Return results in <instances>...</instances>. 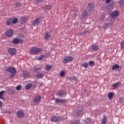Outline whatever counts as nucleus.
<instances>
[{
	"mask_svg": "<svg viewBox=\"0 0 124 124\" xmlns=\"http://www.w3.org/2000/svg\"><path fill=\"white\" fill-rule=\"evenodd\" d=\"M6 71L11 73V78H13L16 75V69L13 67H10L6 69Z\"/></svg>",
	"mask_w": 124,
	"mask_h": 124,
	"instance_id": "obj_1",
	"label": "nucleus"
},
{
	"mask_svg": "<svg viewBox=\"0 0 124 124\" xmlns=\"http://www.w3.org/2000/svg\"><path fill=\"white\" fill-rule=\"evenodd\" d=\"M40 52H42V49L41 48L33 47L31 49V53L32 55H35Z\"/></svg>",
	"mask_w": 124,
	"mask_h": 124,
	"instance_id": "obj_2",
	"label": "nucleus"
},
{
	"mask_svg": "<svg viewBox=\"0 0 124 124\" xmlns=\"http://www.w3.org/2000/svg\"><path fill=\"white\" fill-rule=\"evenodd\" d=\"M73 61V57L71 56H68L65 58L63 60V63H68L70 62Z\"/></svg>",
	"mask_w": 124,
	"mask_h": 124,
	"instance_id": "obj_3",
	"label": "nucleus"
},
{
	"mask_svg": "<svg viewBox=\"0 0 124 124\" xmlns=\"http://www.w3.org/2000/svg\"><path fill=\"white\" fill-rule=\"evenodd\" d=\"M8 53L11 56H14L16 54V49L14 48H10L8 49Z\"/></svg>",
	"mask_w": 124,
	"mask_h": 124,
	"instance_id": "obj_4",
	"label": "nucleus"
},
{
	"mask_svg": "<svg viewBox=\"0 0 124 124\" xmlns=\"http://www.w3.org/2000/svg\"><path fill=\"white\" fill-rule=\"evenodd\" d=\"M119 16V11H114L111 14V18H113V19H115V18H117Z\"/></svg>",
	"mask_w": 124,
	"mask_h": 124,
	"instance_id": "obj_5",
	"label": "nucleus"
},
{
	"mask_svg": "<svg viewBox=\"0 0 124 124\" xmlns=\"http://www.w3.org/2000/svg\"><path fill=\"white\" fill-rule=\"evenodd\" d=\"M119 16V11H114L111 14V18H113V19H115V18H117Z\"/></svg>",
	"mask_w": 124,
	"mask_h": 124,
	"instance_id": "obj_6",
	"label": "nucleus"
},
{
	"mask_svg": "<svg viewBox=\"0 0 124 124\" xmlns=\"http://www.w3.org/2000/svg\"><path fill=\"white\" fill-rule=\"evenodd\" d=\"M41 99V96L40 95L36 96L34 98V103H39Z\"/></svg>",
	"mask_w": 124,
	"mask_h": 124,
	"instance_id": "obj_7",
	"label": "nucleus"
},
{
	"mask_svg": "<svg viewBox=\"0 0 124 124\" xmlns=\"http://www.w3.org/2000/svg\"><path fill=\"white\" fill-rule=\"evenodd\" d=\"M16 116L18 118H23L24 117V112H23V110H18L16 113Z\"/></svg>",
	"mask_w": 124,
	"mask_h": 124,
	"instance_id": "obj_8",
	"label": "nucleus"
},
{
	"mask_svg": "<svg viewBox=\"0 0 124 124\" xmlns=\"http://www.w3.org/2000/svg\"><path fill=\"white\" fill-rule=\"evenodd\" d=\"M12 34H13V30L11 29H9L6 32V35L8 37H10V36H12Z\"/></svg>",
	"mask_w": 124,
	"mask_h": 124,
	"instance_id": "obj_9",
	"label": "nucleus"
},
{
	"mask_svg": "<svg viewBox=\"0 0 124 124\" xmlns=\"http://www.w3.org/2000/svg\"><path fill=\"white\" fill-rule=\"evenodd\" d=\"M40 23V19L36 18L33 21L32 24L33 26H37Z\"/></svg>",
	"mask_w": 124,
	"mask_h": 124,
	"instance_id": "obj_10",
	"label": "nucleus"
},
{
	"mask_svg": "<svg viewBox=\"0 0 124 124\" xmlns=\"http://www.w3.org/2000/svg\"><path fill=\"white\" fill-rule=\"evenodd\" d=\"M93 7H94L93 3H91L88 4V10L89 11H92L93 9Z\"/></svg>",
	"mask_w": 124,
	"mask_h": 124,
	"instance_id": "obj_11",
	"label": "nucleus"
},
{
	"mask_svg": "<svg viewBox=\"0 0 124 124\" xmlns=\"http://www.w3.org/2000/svg\"><path fill=\"white\" fill-rule=\"evenodd\" d=\"M6 25L7 27L11 26V25H12V18H10L8 19L6 22Z\"/></svg>",
	"mask_w": 124,
	"mask_h": 124,
	"instance_id": "obj_12",
	"label": "nucleus"
},
{
	"mask_svg": "<svg viewBox=\"0 0 124 124\" xmlns=\"http://www.w3.org/2000/svg\"><path fill=\"white\" fill-rule=\"evenodd\" d=\"M51 121L52 122H59V121H61V118L60 117L54 116L52 117Z\"/></svg>",
	"mask_w": 124,
	"mask_h": 124,
	"instance_id": "obj_13",
	"label": "nucleus"
},
{
	"mask_svg": "<svg viewBox=\"0 0 124 124\" xmlns=\"http://www.w3.org/2000/svg\"><path fill=\"white\" fill-rule=\"evenodd\" d=\"M50 37H51V35H50V33L46 32L45 34V39L46 40H48V39H49Z\"/></svg>",
	"mask_w": 124,
	"mask_h": 124,
	"instance_id": "obj_14",
	"label": "nucleus"
},
{
	"mask_svg": "<svg viewBox=\"0 0 124 124\" xmlns=\"http://www.w3.org/2000/svg\"><path fill=\"white\" fill-rule=\"evenodd\" d=\"M28 21V19L26 17H22L20 18V22L21 24H24V23H26Z\"/></svg>",
	"mask_w": 124,
	"mask_h": 124,
	"instance_id": "obj_15",
	"label": "nucleus"
},
{
	"mask_svg": "<svg viewBox=\"0 0 124 124\" xmlns=\"http://www.w3.org/2000/svg\"><path fill=\"white\" fill-rule=\"evenodd\" d=\"M92 48L93 49V51H97V50H98V46L96 45H93L92 46Z\"/></svg>",
	"mask_w": 124,
	"mask_h": 124,
	"instance_id": "obj_16",
	"label": "nucleus"
},
{
	"mask_svg": "<svg viewBox=\"0 0 124 124\" xmlns=\"http://www.w3.org/2000/svg\"><path fill=\"white\" fill-rule=\"evenodd\" d=\"M29 76H30V73H29V72L24 71L23 72V77L26 78V77H29Z\"/></svg>",
	"mask_w": 124,
	"mask_h": 124,
	"instance_id": "obj_17",
	"label": "nucleus"
},
{
	"mask_svg": "<svg viewBox=\"0 0 124 124\" xmlns=\"http://www.w3.org/2000/svg\"><path fill=\"white\" fill-rule=\"evenodd\" d=\"M56 102H57V103H63V102H65V100H62L61 99H56Z\"/></svg>",
	"mask_w": 124,
	"mask_h": 124,
	"instance_id": "obj_18",
	"label": "nucleus"
},
{
	"mask_svg": "<svg viewBox=\"0 0 124 124\" xmlns=\"http://www.w3.org/2000/svg\"><path fill=\"white\" fill-rule=\"evenodd\" d=\"M52 9V6L51 5H46L45 6V9L46 10H51Z\"/></svg>",
	"mask_w": 124,
	"mask_h": 124,
	"instance_id": "obj_19",
	"label": "nucleus"
},
{
	"mask_svg": "<svg viewBox=\"0 0 124 124\" xmlns=\"http://www.w3.org/2000/svg\"><path fill=\"white\" fill-rule=\"evenodd\" d=\"M43 76H44V75L42 73H39L38 75L36 76V79H39L40 78H43Z\"/></svg>",
	"mask_w": 124,
	"mask_h": 124,
	"instance_id": "obj_20",
	"label": "nucleus"
},
{
	"mask_svg": "<svg viewBox=\"0 0 124 124\" xmlns=\"http://www.w3.org/2000/svg\"><path fill=\"white\" fill-rule=\"evenodd\" d=\"M5 93V91H2L0 92V99H4V98L2 97V95H3V93Z\"/></svg>",
	"mask_w": 124,
	"mask_h": 124,
	"instance_id": "obj_21",
	"label": "nucleus"
},
{
	"mask_svg": "<svg viewBox=\"0 0 124 124\" xmlns=\"http://www.w3.org/2000/svg\"><path fill=\"white\" fill-rule=\"evenodd\" d=\"M63 94H64V92L62 90L59 91V92L57 94L58 96H62V95H63Z\"/></svg>",
	"mask_w": 124,
	"mask_h": 124,
	"instance_id": "obj_22",
	"label": "nucleus"
},
{
	"mask_svg": "<svg viewBox=\"0 0 124 124\" xmlns=\"http://www.w3.org/2000/svg\"><path fill=\"white\" fill-rule=\"evenodd\" d=\"M119 67L120 66H119V65L115 64L112 66V70H115V69H118V68H119Z\"/></svg>",
	"mask_w": 124,
	"mask_h": 124,
	"instance_id": "obj_23",
	"label": "nucleus"
},
{
	"mask_svg": "<svg viewBox=\"0 0 124 124\" xmlns=\"http://www.w3.org/2000/svg\"><path fill=\"white\" fill-rule=\"evenodd\" d=\"M51 68H52V66L51 65H46V70L47 71L50 70Z\"/></svg>",
	"mask_w": 124,
	"mask_h": 124,
	"instance_id": "obj_24",
	"label": "nucleus"
},
{
	"mask_svg": "<svg viewBox=\"0 0 124 124\" xmlns=\"http://www.w3.org/2000/svg\"><path fill=\"white\" fill-rule=\"evenodd\" d=\"M13 43H14V44H18V43H19V39L17 38H14L13 41Z\"/></svg>",
	"mask_w": 124,
	"mask_h": 124,
	"instance_id": "obj_25",
	"label": "nucleus"
},
{
	"mask_svg": "<svg viewBox=\"0 0 124 124\" xmlns=\"http://www.w3.org/2000/svg\"><path fill=\"white\" fill-rule=\"evenodd\" d=\"M17 22H18V19L16 18H15L14 19L12 18V23L14 24H16V23H17Z\"/></svg>",
	"mask_w": 124,
	"mask_h": 124,
	"instance_id": "obj_26",
	"label": "nucleus"
},
{
	"mask_svg": "<svg viewBox=\"0 0 124 124\" xmlns=\"http://www.w3.org/2000/svg\"><path fill=\"white\" fill-rule=\"evenodd\" d=\"M32 86V85H31V83L27 84L25 87L26 90H30V89L31 88Z\"/></svg>",
	"mask_w": 124,
	"mask_h": 124,
	"instance_id": "obj_27",
	"label": "nucleus"
},
{
	"mask_svg": "<svg viewBox=\"0 0 124 124\" xmlns=\"http://www.w3.org/2000/svg\"><path fill=\"white\" fill-rule=\"evenodd\" d=\"M113 93H109L108 95V98L109 100H111L113 98Z\"/></svg>",
	"mask_w": 124,
	"mask_h": 124,
	"instance_id": "obj_28",
	"label": "nucleus"
},
{
	"mask_svg": "<svg viewBox=\"0 0 124 124\" xmlns=\"http://www.w3.org/2000/svg\"><path fill=\"white\" fill-rule=\"evenodd\" d=\"M107 120V118H106V116H104L102 124H106V121Z\"/></svg>",
	"mask_w": 124,
	"mask_h": 124,
	"instance_id": "obj_29",
	"label": "nucleus"
},
{
	"mask_svg": "<svg viewBox=\"0 0 124 124\" xmlns=\"http://www.w3.org/2000/svg\"><path fill=\"white\" fill-rule=\"evenodd\" d=\"M118 3H119L120 5H124V0H120L118 1Z\"/></svg>",
	"mask_w": 124,
	"mask_h": 124,
	"instance_id": "obj_30",
	"label": "nucleus"
},
{
	"mask_svg": "<svg viewBox=\"0 0 124 124\" xmlns=\"http://www.w3.org/2000/svg\"><path fill=\"white\" fill-rule=\"evenodd\" d=\"M45 56L43 55H41L38 58V61H41V60H43V59H44V57Z\"/></svg>",
	"mask_w": 124,
	"mask_h": 124,
	"instance_id": "obj_31",
	"label": "nucleus"
},
{
	"mask_svg": "<svg viewBox=\"0 0 124 124\" xmlns=\"http://www.w3.org/2000/svg\"><path fill=\"white\" fill-rule=\"evenodd\" d=\"M87 15H88V13L87 12V11H83V13L82 14L83 17H86Z\"/></svg>",
	"mask_w": 124,
	"mask_h": 124,
	"instance_id": "obj_32",
	"label": "nucleus"
},
{
	"mask_svg": "<svg viewBox=\"0 0 124 124\" xmlns=\"http://www.w3.org/2000/svg\"><path fill=\"white\" fill-rule=\"evenodd\" d=\"M89 65L92 66V65H94V62L93 61H90L89 62Z\"/></svg>",
	"mask_w": 124,
	"mask_h": 124,
	"instance_id": "obj_33",
	"label": "nucleus"
},
{
	"mask_svg": "<svg viewBox=\"0 0 124 124\" xmlns=\"http://www.w3.org/2000/svg\"><path fill=\"white\" fill-rule=\"evenodd\" d=\"M109 25L110 24H108L107 23L105 24V25L103 26L104 29H107V28H108V27H109Z\"/></svg>",
	"mask_w": 124,
	"mask_h": 124,
	"instance_id": "obj_34",
	"label": "nucleus"
},
{
	"mask_svg": "<svg viewBox=\"0 0 124 124\" xmlns=\"http://www.w3.org/2000/svg\"><path fill=\"white\" fill-rule=\"evenodd\" d=\"M82 66H83V67H85V68H87V67H88V63H83L82 64Z\"/></svg>",
	"mask_w": 124,
	"mask_h": 124,
	"instance_id": "obj_35",
	"label": "nucleus"
},
{
	"mask_svg": "<svg viewBox=\"0 0 124 124\" xmlns=\"http://www.w3.org/2000/svg\"><path fill=\"white\" fill-rule=\"evenodd\" d=\"M64 74H65V72L64 71H62L60 73L61 77H63L64 76Z\"/></svg>",
	"mask_w": 124,
	"mask_h": 124,
	"instance_id": "obj_36",
	"label": "nucleus"
},
{
	"mask_svg": "<svg viewBox=\"0 0 124 124\" xmlns=\"http://www.w3.org/2000/svg\"><path fill=\"white\" fill-rule=\"evenodd\" d=\"M119 85H120V83L117 82L115 84H112V87H118V86H119Z\"/></svg>",
	"mask_w": 124,
	"mask_h": 124,
	"instance_id": "obj_37",
	"label": "nucleus"
},
{
	"mask_svg": "<svg viewBox=\"0 0 124 124\" xmlns=\"http://www.w3.org/2000/svg\"><path fill=\"white\" fill-rule=\"evenodd\" d=\"M21 5V3L20 2H16L15 4V6L16 7H18V6H20Z\"/></svg>",
	"mask_w": 124,
	"mask_h": 124,
	"instance_id": "obj_38",
	"label": "nucleus"
},
{
	"mask_svg": "<svg viewBox=\"0 0 124 124\" xmlns=\"http://www.w3.org/2000/svg\"><path fill=\"white\" fill-rule=\"evenodd\" d=\"M121 48L122 49H124V42L123 41L121 43Z\"/></svg>",
	"mask_w": 124,
	"mask_h": 124,
	"instance_id": "obj_39",
	"label": "nucleus"
},
{
	"mask_svg": "<svg viewBox=\"0 0 124 124\" xmlns=\"http://www.w3.org/2000/svg\"><path fill=\"white\" fill-rule=\"evenodd\" d=\"M16 91H20V90H21V86L20 85H18L16 87Z\"/></svg>",
	"mask_w": 124,
	"mask_h": 124,
	"instance_id": "obj_40",
	"label": "nucleus"
},
{
	"mask_svg": "<svg viewBox=\"0 0 124 124\" xmlns=\"http://www.w3.org/2000/svg\"><path fill=\"white\" fill-rule=\"evenodd\" d=\"M78 116H81V115H82V111L81 110H79V111L78 112Z\"/></svg>",
	"mask_w": 124,
	"mask_h": 124,
	"instance_id": "obj_41",
	"label": "nucleus"
},
{
	"mask_svg": "<svg viewBox=\"0 0 124 124\" xmlns=\"http://www.w3.org/2000/svg\"><path fill=\"white\" fill-rule=\"evenodd\" d=\"M73 79L76 82H78V79H77V78L76 77H74Z\"/></svg>",
	"mask_w": 124,
	"mask_h": 124,
	"instance_id": "obj_42",
	"label": "nucleus"
},
{
	"mask_svg": "<svg viewBox=\"0 0 124 124\" xmlns=\"http://www.w3.org/2000/svg\"><path fill=\"white\" fill-rule=\"evenodd\" d=\"M105 18V15H103L101 17V20H103Z\"/></svg>",
	"mask_w": 124,
	"mask_h": 124,
	"instance_id": "obj_43",
	"label": "nucleus"
},
{
	"mask_svg": "<svg viewBox=\"0 0 124 124\" xmlns=\"http://www.w3.org/2000/svg\"><path fill=\"white\" fill-rule=\"evenodd\" d=\"M86 123H90L91 122V120L90 119H87L86 120Z\"/></svg>",
	"mask_w": 124,
	"mask_h": 124,
	"instance_id": "obj_44",
	"label": "nucleus"
},
{
	"mask_svg": "<svg viewBox=\"0 0 124 124\" xmlns=\"http://www.w3.org/2000/svg\"><path fill=\"white\" fill-rule=\"evenodd\" d=\"M114 6V3H112L108 6V7H113Z\"/></svg>",
	"mask_w": 124,
	"mask_h": 124,
	"instance_id": "obj_45",
	"label": "nucleus"
},
{
	"mask_svg": "<svg viewBox=\"0 0 124 124\" xmlns=\"http://www.w3.org/2000/svg\"><path fill=\"white\" fill-rule=\"evenodd\" d=\"M111 0H106V3H109V2H110V1H111Z\"/></svg>",
	"mask_w": 124,
	"mask_h": 124,
	"instance_id": "obj_46",
	"label": "nucleus"
},
{
	"mask_svg": "<svg viewBox=\"0 0 124 124\" xmlns=\"http://www.w3.org/2000/svg\"><path fill=\"white\" fill-rule=\"evenodd\" d=\"M120 102H123L124 101V99L123 98H120Z\"/></svg>",
	"mask_w": 124,
	"mask_h": 124,
	"instance_id": "obj_47",
	"label": "nucleus"
},
{
	"mask_svg": "<svg viewBox=\"0 0 124 124\" xmlns=\"http://www.w3.org/2000/svg\"><path fill=\"white\" fill-rule=\"evenodd\" d=\"M1 106H2V102H1L0 101V107H1Z\"/></svg>",
	"mask_w": 124,
	"mask_h": 124,
	"instance_id": "obj_48",
	"label": "nucleus"
},
{
	"mask_svg": "<svg viewBox=\"0 0 124 124\" xmlns=\"http://www.w3.org/2000/svg\"><path fill=\"white\" fill-rule=\"evenodd\" d=\"M87 32H89V31H85V33H87Z\"/></svg>",
	"mask_w": 124,
	"mask_h": 124,
	"instance_id": "obj_49",
	"label": "nucleus"
},
{
	"mask_svg": "<svg viewBox=\"0 0 124 124\" xmlns=\"http://www.w3.org/2000/svg\"><path fill=\"white\" fill-rule=\"evenodd\" d=\"M111 25V26H113V23H112L111 24H110Z\"/></svg>",
	"mask_w": 124,
	"mask_h": 124,
	"instance_id": "obj_50",
	"label": "nucleus"
},
{
	"mask_svg": "<svg viewBox=\"0 0 124 124\" xmlns=\"http://www.w3.org/2000/svg\"><path fill=\"white\" fill-rule=\"evenodd\" d=\"M34 71H35V69H34Z\"/></svg>",
	"mask_w": 124,
	"mask_h": 124,
	"instance_id": "obj_51",
	"label": "nucleus"
}]
</instances>
